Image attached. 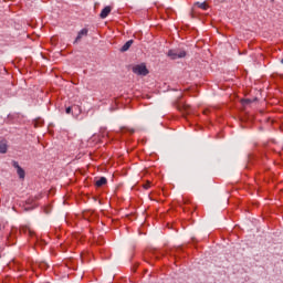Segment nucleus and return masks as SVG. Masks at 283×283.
<instances>
[{
    "instance_id": "obj_5",
    "label": "nucleus",
    "mask_w": 283,
    "mask_h": 283,
    "mask_svg": "<svg viewBox=\"0 0 283 283\" xmlns=\"http://www.w3.org/2000/svg\"><path fill=\"white\" fill-rule=\"evenodd\" d=\"M109 12H112V7H105L99 14L101 19H107Z\"/></svg>"
},
{
    "instance_id": "obj_10",
    "label": "nucleus",
    "mask_w": 283,
    "mask_h": 283,
    "mask_svg": "<svg viewBox=\"0 0 283 283\" xmlns=\"http://www.w3.org/2000/svg\"><path fill=\"white\" fill-rule=\"evenodd\" d=\"M66 114H72V106L66 107Z\"/></svg>"
},
{
    "instance_id": "obj_12",
    "label": "nucleus",
    "mask_w": 283,
    "mask_h": 283,
    "mask_svg": "<svg viewBox=\"0 0 283 283\" xmlns=\"http://www.w3.org/2000/svg\"><path fill=\"white\" fill-rule=\"evenodd\" d=\"M281 63H282V65H283V59L281 60Z\"/></svg>"
},
{
    "instance_id": "obj_9",
    "label": "nucleus",
    "mask_w": 283,
    "mask_h": 283,
    "mask_svg": "<svg viewBox=\"0 0 283 283\" xmlns=\"http://www.w3.org/2000/svg\"><path fill=\"white\" fill-rule=\"evenodd\" d=\"M197 8H200L201 10H207V3L205 2H197L195 3Z\"/></svg>"
},
{
    "instance_id": "obj_2",
    "label": "nucleus",
    "mask_w": 283,
    "mask_h": 283,
    "mask_svg": "<svg viewBox=\"0 0 283 283\" xmlns=\"http://www.w3.org/2000/svg\"><path fill=\"white\" fill-rule=\"evenodd\" d=\"M133 72L138 76H147V74H149V70H147V65H145V63L133 66Z\"/></svg>"
},
{
    "instance_id": "obj_1",
    "label": "nucleus",
    "mask_w": 283,
    "mask_h": 283,
    "mask_svg": "<svg viewBox=\"0 0 283 283\" xmlns=\"http://www.w3.org/2000/svg\"><path fill=\"white\" fill-rule=\"evenodd\" d=\"M167 55L172 61H176L178 59H185V56H187V51L180 50V49H174V50H169Z\"/></svg>"
},
{
    "instance_id": "obj_13",
    "label": "nucleus",
    "mask_w": 283,
    "mask_h": 283,
    "mask_svg": "<svg viewBox=\"0 0 283 283\" xmlns=\"http://www.w3.org/2000/svg\"><path fill=\"white\" fill-rule=\"evenodd\" d=\"M272 2L275 1V0H271Z\"/></svg>"
},
{
    "instance_id": "obj_7",
    "label": "nucleus",
    "mask_w": 283,
    "mask_h": 283,
    "mask_svg": "<svg viewBox=\"0 0 283 283\" xmlns=\"http://www.w3.org/2000/svg\"><path fill=\"white\" fill-rule=\"evenodd\" d=\"M134 45V40H128L120 49V52H127Z\"/></svg>"
},
{
    "instance_id": "obj_8",
    "label": "nucleus",
    "mask_w": 283,
    "mask_h": 283,
    "mask_svg": "<svg viewBox=\"0 0 283 283\" xmlns=\"http://www.w3.org/2000/svg\"><path fill=\"white\" fill-rule=\"evenodd\" d=\"M0 154H8V143L0 142Z\"/></svg>"
},
{
    "instance_id": "obj_11",
    "label": "nucleus",
    "mask_w": 283,
    "mask_h": 283,
    "mask_svg": "<svg viewBox=\"0 0 283 283\" xmlns=\"http://www.w3.org/2000/svg\"><path fill=\"white\" fill-rule=\"evenodd\" d=\"M149 187H151V184L149 181L144 185V189H149Z\"/></svg>"
},
{
    "instance_id": "obj_4",
    "label": "nucleus",
    "mask_w": 283,
    "mask_h": 283,
    "mask_svg": "<svg viewBox=\"0 0 283 283\" xmlns=\"http://www.w3.org/2000/svg\"><path fill=\"white\" fill-rule=\"evenodd\" d=\"M95 182V187H104V185H107V178L105 177H99V178H95L94 180Z\"/></svg>"
},
{
    "instance_id": "obj_3",
    "label": "nucleus",
    "mask_w": 283,
    "mask_h": 283,
    "mask_svg": "<svg viewBox=\"0 0 283 283\" xmlns=\"http://www.w3.org/2000/svg\"><path fill=\"white\" fill-rule=\"evenodd\" d=\"M12 167H14V169H17V174L19 176V178L21 180H23V178H25V170H23V168H21V166L19 165V161H12Z\"/></svg>"
},
{
    "instance_id": "obj_6",
    "label": "nucleus",
    "mask_w": 283,
    "mask_h": 283,
    "mask_svg": "<svg viewBox=\"0 0 283 283\" xmlns=\"http://www.w3.org/2000/svg\"><path fill=\"white\" fill-rule=\"evenodd\" d=\"M87 29H82L78 33L77 36L75 39V43H78V41H81L83 39V36H87Z\"/></svg>"
}]
</instances>
